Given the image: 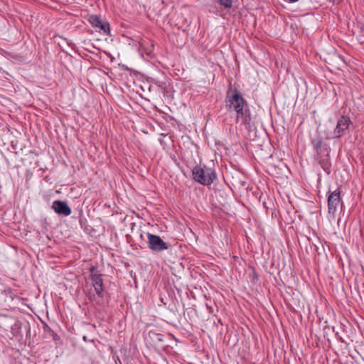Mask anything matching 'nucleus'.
I'll list each match as a JSON object with an SVG mask.
<instances>
[{"label": "nucleus", "instance_id": "f257e3e1", "mask_svg": "<svg viewBox=\"0 0 364 364\" xmlns=\"http://www.w3.org/2000/svg\"><path fill=\"white\" fill-rule=\"evenodd\" d=\"M225 107L228 112H236L237 122L249 124L251 122L250 112L247 101L236 88L230 89L225 97Z\"/></svg>", "mask_w": 364, "mask_h": 364}, {"label": "nucleus", "instance_id": "f03ea898", "mask_svg": "<svg viewBox=\"0 0 364 364\" xmlns=\"http://www.w3.org/2000/svg\"><path fill=\"white\" fill-rule=\"evenodd\" d=\"M193 180L203 185L210 186L217 178V173L214 169L206 166L198 165L192 171Z\"/></svg>", "mask_w": 364, "mask_h": 364}, {"label": "nucleus", "instance_id": "7ed1b4c3", "mask_svg": "<svg viewBox=\"0 0 364 364\" xmlns=\"http://www.w3.org/2000/svg\"><path fill=\"white\" fill-rule=\"evenodd\" d=\"M352 122L348 116L342 115L337 121L336 126L331 134L326 135L327 139L340 138L343 136L349 128Z\"/></svg>", "mask_w": 364, "mask_h": 364}, {"label": "nucleus", "instance_id": "20e7f679", "mask_svg": "<svg viewBox=\"0 0 364 364\" xmlns=\"http://www.w3.org/2000/svg\"><path fill=\"white\" fill-rule=\"evenodd\" d=\"M90 272V279L92 280V284L95 289L97 295L99 297H103L104 286L102 275L100 273V271L97 268L91 265L89 268Z\"/></svg>", "mask_w": 364, "mask_h": 364}, {"label": "nucleus", "instance_id": "39448f33", "mask_svg": "<svg viewBox=\"0 0 364 364\" xmlns=\"http://www.w3.org/2000/svg\"><path fill=\"white\" fill-rule=\"evenodd\" d=\"M342 203L341 197V188H337L333 191H328V212L330 215H334L337 211L338 206Z\"/></svg>", "mask_w": 364, "mask_h": 364}, {"label": "nucleus", "instance_id": "423d86ee", "mask_svg": "<svg viewBox=\"0 0 364 364\" xmlns=\"http://www.w3.org/2000/svg\"><path fill=\"white\" fill-rule=\"evenodd\" d=\"M147 238L149 247L154 252H161L168 248V245L156 235L147 233Z\"/></svg>", "mask_w": 364, "mask_h": 364}, {"label": "nucleus", "instance_id": "0eeeda50", "mask_svg": "<svg viewBox=\"0 0 364 364\" xmlns=\"http://www.w3.org/2000/svg\"><path fill=\"white\" fill-rule=\"evenodd\" d=\"M311 144L318 158H321L323 155L327 156L329 155L330 149L327 146L323 148V140L321 136H317L312 139Z\"/></svg>", "mask_w": 364, "mask_h": 364}, {"label": "nucleus", "instance_id": "6e6552de", "mask_svg": "<svg viewBox=\"0 0 364 364\" xmlns=\"http://www.w3.org/2000/svg\"><path fill=\"white\" fill-rule=\"evenodd\" d=\"M52 208L58 215L68 216L71 214V208L68 206L66 201L55 200L53 203Z\"/></svg>", "mask_w": 364, "mask_h": 364}, {"label": "nucleus", "instance_id": "1a4fd4ad", "mask_svg": "<svg viewBox=\"0 0 364 364\" xmlns=\"http://www.w3.org/2000/svg\"><path fill=\"white\" fill-rule=\"evenodd\" d=\"M89 22L95 28H100L104 33H109V25L106 21H102L98 16L91 15L89 17Z\"/></svg>", "mask_w": 364, "mask_h": 364}, {"label": "nucleus", "instance_id": "9d476101", "mask_svg": "<svg viewBox=\"0 0 364 364\" xmlns=\"http://www.w3.org/2000/svg\"><path fill=\"white\" fill-rule=\"evenodd\" d=\"M149 336L152 341L155 343L163 342L164 340V336L163 334L158 333L152 331L149 332Z\"/></svg>", "mask_w": 364, "mask_h": 364}, {"label": "nucleus", "instance_id": "9b49d317", "mask_svg": "<svg viewBox=\"0 0 364 364\" xmlns=\"http://www.w3.org/2000/svg\"><path fill=\"white\" fill-rule=\"evenodd\" d=\"M220 5L225 8H230L232 4V0H218Z\"/></svg>", "mask_w": 364, "mask_h": 364}, {"label": "nucleus", "instance_id": "f8f14e48", "mask_svg": "<svg viewBox=\"0 0 364 364\" xmlns=\"http://www.w3.org/2000/svg\"><path fill=\"white\" fill-rule=\"evenodd\" d=\"M343 0H332V1L333 2V4H339L340 2H341Z\"/></svg>", "mask_w": 364, "mask_h": 364}, {"label": "nucleus", "instance_id": "ddd939ff", "mask_svg": "<svg viewBox=\"0 0 364 364\" xmlns=\"http://www.w3.org/2000/svg\"><path fill=\"white\" fill-rule=\"evenodd\" d=\"M94 299H95V295H90V296H89V299H90V300L92 301V300H94Z\"/></svg>", "mask_w": 364, "mask_h": 364}, {"label": "nucleus", "instance_id": "4468645a", "mask_svg": "<svg viewBox=\"0 0 364 364\" xmlns=\"http://www.w3.org/2000/svg\"><path fill=\"white\" fill-rule=\"evenodd\" d=\"M298 0H289L290 2H296Z\"/></svg>", "mask_w": 364, "mask_h": 364}, {"label": "nucleus", "instance_id": "2eb2a0df", "mask_svg": "<svg viewBox=\"0 0 364 364\" xmlns=\"http://www.w3.org/2000/svg\"><path fill=\"white\" fill-rule=\"evenodd\" d=\"M361 31H364V27L361 28Z\"/></svg>", "mask_w": 364, "mask_h": 364}]
</instances>
